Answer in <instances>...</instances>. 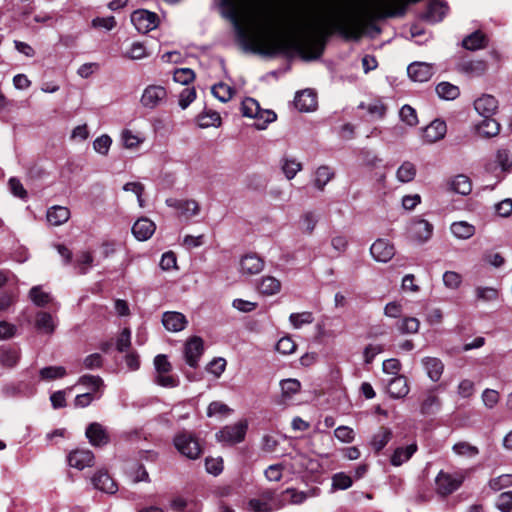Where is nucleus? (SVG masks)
<instances>
[{
    "label": "nucleus",
    "instance_id": "nucleus-45",
    "mask_svg": "<svg viewBox=\"0 0 512 512\" xmlns=\"http://www.w3.org/2000/svg\"><path fill=\"white\" fill-rule=\"evenodd\" d=\"M334 177V172L328 166H320L315 172L314 186L322 191L327 183Z\"/></svg>",
    "mask_w": 512,
    "mask_h": 512
},
{
    "label": "nucleus",
    "instance_id": "nucleus-42",
    "mask_svg": "<svg viewBox=\"0 0 512 512\" xmlns=\"http://www.w3.org/2000/svg\"><path fill=\"white\" fill-rule=\"evenodd\" d=\"M416 166L410 161H404L396 171V178L401 183H409L416 176Z\"/></svg>",
    "mask_w": 512,
    "mask_h": 512
},
{
    "label": "nucleus",
    "instance_id": "nucleus-49",
    "mask_svg": "<svg viewBox=\"0 0 512 512\" xmlns=\"http://www.w3.org/2000/svg\"><path fill=\"white\" fill-rule=\"evenodd\" d=\"M475 295L478 301L491 302L498 298L499 292L494 287L478 286L475 288Z\"/></svg>",
    "mask_w": 512,
    "mask_h": 512
},
{
    "label": "nucleus",
    "instance_id": "nucleus-29",
    "mask_svg": "<svg viewBox=\"0 0 512 512\" xmlns=\"http://www.w3.org/2000/svg\"><path fill=\"white\" fill-rule=\"evenodd\" d=\"M46 218L50 225L60 226L69 220L70 210L65 206L55 205L47 210Z\"/></svg>",
    "mask_w": 512,
    "mask_h": 512
},
{
    "label": "nucleus",
    "instance_id": "nucleus-13",
    "mask_svg": "<svg viewBox=\"0 0 512 512\" xmlns=\"http://www.w3.org/2000/svg\"><path fill=\"white\" fill-rule=\"evenodd\" d=\"M85 435L89 443L94 447H102L110 442V435L105 426L98 422L88 425Z\"/></svg>",
    "mask_w": 512,
    "mask_h": 512
},
{
    "label": "nucleus",
    "instance_id": "nucleus-34",
    "mask_svg": "<svg viewBox=\"0 0 512 512\" xmlns=\"http://www.w3.org/2000/svg\"><path fill=\"white\" fill-rule=\"evenodd\" d=\"M450 231L457 239L466 240L475 234L476 229L466 221H457L451 224Z\"/></svg>",
    "mask_w": 512,
    "mask_h": 512
},
{
    "label": "nucleus",
    "instance_id": "nucleus-43",
    "mask_svg": "<svg viewBox=\"0 0 512 512\" xmlns=\"http://www.w3.org/2000/svg\"><path fill=\"white\" fill-rule=\"evenodd\" d=\"M318 220L319 217L316 212L306 211L300 216L299 228L307 234H312L318 223Z\"/></svg>",
    "mask_w": 512,
    "mask_h": 512
},
{
    "label": "nucleus",
    "instance_id": "nucleus-5",
    "mask_svg": "<svg viewBox=\"0 0 512 512\" xmlns=\"http://www.w3.org/2000/svg\"><path fill=\"white\" fill-rule=\"evenodd\" d=\"M174 446L189 459H197L202 452L198 439L187 431L180 432L174 437Z\"/></svg>",
    "mask_w": 512,
    "mask_h": 512
},
{
    "label": "nucleus",
    "instance_id": "nucleus-16",
    "mask_svg": "<svg viewBox=\"0 0 512 512\" xmlns=\"http://www.w3.org/2000/svg\"><path fill=\"white\" fill-rule=\"evenodd\" d=\"M407 73L415 82H426L434 74V69L429 63L414 62L408 66Z\"/></svg>",
    "mask_w": 512,
    "mask_h": 512
},
{
    "label": "nucleus",
    "instance_id": "nucleus-8",
    "mask_svg": "<svg viewBox=\"0 0 512 512\" xmlns=\"http://www.w3.org/2000/svg\"><path fill=\"white\" fill-rule=\"evenodd\" d=\"M248 507L252 512H271L279 509L281 505L275 497L274 491L267 489L262 491L258 497L250 499Z\"/></svg>",
    "mask_w": 512,
    "mask_h": 512
},
{
    "label": "nucleus",
    "instance_id": "nucleus-56",
    "mask_svg": "<svg viewBox=\"0 0 512 512\" xmlns=\"http://www.w3.org/2000/svg\"><path fill=\"white\" fill-rule=\"evenodd\" d=\"M284 397L290 398L300 391L301 384L297 379H285L280 382Z\"/></svg>",
    "mask_w": 512,
    "mask_h": 512
},
{
    "label": "nucleus",
    "instance_id": "nucleus-24",
    "mask_svg": "<svg viewBox=\"0 0 512 512\" xmlns=\"http://www.w3.org/2000/svg\"><path fill=\"white\" fill-rule=\"evenodd\" d=\"M155 229L156 226L154 222L148 218L143 217L134 223L132 227V233L137 240L145 241L154 234Z\"/></svg>",
    "mask_w": 512,
    "mask_h": 512
},
{
    "label": "nucleus",
    "instance_id": "nucleus-35",
    "mask_svg": "<svg viewBox=\"0 0 512 512\" xmlns=\"http://www.w3.org/2000/svg\"><path fill=\"white\" fill-rule=\"evenodd\" d=\"M35 327L45 334H52L55 331L56 323L51 314L40 311L35 317Z\"/></svg>",
    "mask_w": 512,
    "mask_h": 512
},
{
    "label": "nucleus",
    "instance_id": "nucleus-32",
    "mask_svg": "<svg viewBox=\"0 0 512 512\" xmlns=\"http://www.w3.org/2000/svg\"><path fill=\"white\" fill-rule=\"evenodd\" d=\"M462 46L470 51L483 49L487 46V38L478 30L466 36L462 41Z\"/></svg>",
    "mask_w": 512,
    "mask_h": 512
},
{
    "label": "nucleus",
    "instance_id": "nucleus-27",
    "mask_svg": "<svg viewBox=\"0 0 512 512\" xmlns=\"http://www.w3.org/2000/svg\"><path fill=\"white\" fill-rule=\"evenodd\" d=\"M92 483L96 489L108 494H114L118 489L117 484L111 476L106 471L102 470L95 473L92 477Z\"/></svg>",
    "mask_w": 512,
    "mask_h": 512
},
{
    "label": "nucleus",
    "instance_id": "nucleus-25",
    "mask_svg": "<svg viewBox=\"0 0 512 512\" xmlns=\"http://www.w3.org/2000/svg\"><path fill=\"white\" fill-rule=\"evenodd\" d=\"M408 380L403 375H397L389 380L387 391L393 398L399 399L405 397L409 393Z\"/></svg>",
    "mask_w": 512,
    "mask_h": 512
},
{
    "label": "nucleus",
    "instance_id": "nucleus-9",
    "mask_svg": "<svg viewBox=\"0 0 512 512\" xmlns=\"http://www.w3.org/2000/svg\"><path fill=\"white\" fill-rule=\"evenodd\" d=\"M248 428L246 420H241L232 425L223 427L218 433L216 438L220 442L235 444L244 440Z\"/></svg>",
    "mask_w": 512,
    "mask_h": 512
},
{
    "label": "nucleus",
    "instance_id": "nucleus-6",
    "mask_svg": "<svg viewBox=\"0 0 512 512\" xmlns=\"http://www.w3.org/2000/svg\"><path fill=\"white\" fill-rule=\"evenodd\" d=\"M154 366L156 370V382L162 387L174 388L178 386V378L170 375L172 366L168 361L166 355L159 354L154 359Z\"/></svg>",
    "mask_w": 512,
    "mask_h": 512
},
{
    "label": "nucleus",
    "instance_id": "nucleus-38",
    "mask_svg": "<svg viewBox=\"0 0 512 512\" xmlns=\"http://www.w3.org/2000/svg\"><path fill=\"white\" fill-rule=\"evenodd\" d=\"M280 167L288 180H292L302 170V164L297 159L287 156L281 158Z\"/></svg>",
    "mask_w": 512,
    "mask_h": 512
},
{
    "label": "nucleus",
    "instance_id": "nucleus-30",
    "mask_svg": "<svg viewBox=\"0 0 512 512\" xmlns=\"http://www.w3.org/2000/svg\"><path fill=\"white\" fill-rule=\"evenodd\" d=\"M488 65L484 60L463 61L459 65V71L471 77H478L487 71Z\"/></svg>",
    "mask_w": 512,
    "mask_h": 512
},
{
    "label": "nucleus",
    "instance_id": "nucleus-51",
    "mask_svg": "<svg viewBox=\"0 0 512 512\" xmlns=\"http://www.w3.org/2000/svg\"><path fill=\"white\" fill-rule=\"evenodd\" d=\"M452 449L453 452L458 456L474 457L479 453V450L476 446H473L465 441L454 444Z\"/></svg>",
    "mask_w": 512,
    "mask_h": 512
},
{
    "label": "nucleus",
    "instance_id": "nucleus-31",
    "mask_svg": "<svg viewBox=\"0 0 512 512\" xmlns=\"http://www.w3.org/2000/svg\"><path fill=\"white\" fill-rule=\"evenodd\" d=\"M447 12V5L435 0L428 5L427 11L425 13V18L431 23H437L442 21Z\"/></svg>",
    "mask_w": 512,
    "mask_h": 512
},
{
    "label": "nucleus",
    "instance_id": "nucleus-53",
    "mask_svg": "<svg viewBox=\"0 0 512 512\" xmlns=\"http://www.w3.org/2000/svg\"><path fill=\"white\" fill-rule=\"evenodd\" d=\"M289 321L295 329H299L305 324H311L314 321V317L313 314L308 311L292 313L289 316Z\"/></svg>",
    "mask_w": 512,
    "mask_h": 512
},
{
    "label": "nucleus",
    "instance_id": "nucleus-33",
    "mask_svg": "<svg viewBox=\"0 0 512 512\" xmlns=\"http://www.w3.org/2000/svg\"><path fill=\"white\" fill-rule=\"evenodd\" d=\"M200 128L219 127L222 123L220 114L214 110H204L196 118Z\"/></svg>",
    "mask_w": 512,
    "mask_h": 512
},
{
    "label": "nucleus",
    "instance_id": "nucleus-17",
    "mask_svg": "<svg viewBox=\"0 0 512 512\" xmlns=\"http://www.w3.org/2000/svg\"><path fill=\"white\" fill-rule=\"evenodd\" d=\"M94 454L88 449H77L68 455V463L71 467L83 470L93 464Z\"/></svg>",
    "mask_w": 512,
    "mask_h": 512
},
{
    "label": "nucleus",
    "instance_id": "nucleus-14",
    "mask_svg": "<svg viewBox=\"0 0 512 512\" xmlns=\"http://www.w3.org/2000/svg\"><path fill=\"white\" fill-rule=\"evenodd\" d=\"M166 205L179 211V215L187 219L196 216L200 207L195 200H183L176 198L166 199Z\"/></svg>",
    "mask_w": 512,
    "mask_h": 512
},
{
    "label": "nucleus",
    "instance_id": "nucleus-10",
    "mask_svg": "<svg viewBox=\"0 0 512 512\" xmlns=\"http://www.w3.org/2000/svg\"><path fill=\"white\" fill-rule=\"evenodd\" d=\"M131 22L140 33H147L158 25V16L148 10H136L131 15Z\"/></svg>",
    "mask_w": 512,
    "mask_h": 512
},
{
    "label": "nucleus",
    "instance_id": "nucleus-36",
    "mask_svg": "<svg viewBox=\"0 0 512 512\" xmlns=\"http://www.w3.org/2000/svg\"><path fill=\"white\" fill-rule=\"evenodd\" d=\"M417 451V445L415 443L408 445L407 447H399L395 449L391 456V464L393 466H400L407 462L413 454Z\"/></svg>",
    "mask_w": 512,
    "mask_h": 512
},
{
    "label": "nucleus",
    "instance_id": "nucleus-50",
    "mask_svg": "<svg viewBox=\"0 0 512 512\" xmlns=\"http://www.w3.org/2000/svg\"><path fill=\"white\" fill-rule=\"evenodd\" d=\"M78 383L87 387L91 392H98L104 386L103 380L99 376L83 375L79 378Z\"/></svg>",
    "mask_w": 512,
    "mask_h": 512
},
{
    "label": "nucleus",
    "instance_id": "nucleus-28",
    "mask_svg": "<svg viewBox=\"0 0 512 512\" xmlns=\"http://www.w3.org/2000/svg\"><path fill=\"white\" fill-rule=\"evenodd\" d=\"M421 362L430 380L438 382L444 371L443 362L436 357H425Z\"/></svg>",
    "mask_w": 512,
    "mask_h": 512
},
{
    "label": "nucleus",
    "instance_id": "nucleus-59",
    "mask_svg": "<svg viewBox=\"0 0 512 512\" xmlns=\"http://www.w3.org/2000/svg\"><path fill=\"white\" fill-rule=\"evenodd\" d=\"M512 485V474H503L495 477L489 481V486L494 491H499L503 488Z\"/></svg>",
    "mask_w": 512,
    "mask_h": 512
},
{
    "label": "nucleus",
    "instance_id": "nucleus-7",
    "mask_svg": "<svg viewBox=\"0 0 512 512\" xmlns=\"http://www.w3.org/2000/svg\"><path fill=\"white\" fill-rule=\"evenodd\" d=\"M167 90L161 85H148L140 98V103L144 108L155 109L163 105L167 100Z\"/></svg>",
    "mask_w": 512,
    "mask_h": 512
},
{
    "label": "nucleus",
    "instance_id": "nucleus-1",
    "mask_svg": "<svg viewBox=\"0 0 512 512\" xmlns=\"http://www.w3.org/2000/svg\"><path fill=\"white\" fill-rule=\"evenodd\" d=\"M330 27L346 39L358 40L364 32V24L355 14H335L330 18L300 19L292 24V32L284 41L305 59H317L324 50L320 34H329Z\"/></svg>",
    "mask_w": 512,
    "mask_h": 512
},
{
    "label": "nucleus",
    "instance_id": "nucleus-60",
    "mask_svg": "<svg viewBox=\"0 0 512 512\" xmlns=\"http://www.w3.org/2000/svg\"><path fill=\"white\" fill-rule=\"evenodd\" d=\"M112 139L104 134L99 137H97L93 142V148L94 150L102 155H106L111 147Z\"/></svg>",
    "mask_w": 512,
    "mask_h": 512
},
{
    "label": "nucleus",
    "instance_id": "nucleus-37",
    "mask_svg": "<svg viewBox=\"0 0 512 512\" xmlns=\"http://www.w3.org/2000/svg\"><path fill=\"white\" fill-rule=\"evenodd\" d=\"M257 288L259 293L271 296L280 292L281 282L273 276H265L261 279Z\"/></svg>",
    "mask_w": 512,
    "mask_h": 512
},
{
    "label": "nucleus",
    "instance_id": "nucleus-15",
    "mask_svg": "<svg viewBox=\"0 0 512 512\" xmlns=\"http://www.w3.org/2000/svg\"><path fill=\"white\" fill-rule=\"evenodd\" d=\"M264 268V261L256 254H247L240 259L239 272L244 276L260 273Z\"/></svg>",
    "mask_w": 512,
    "mask_h": 512
},
{
    "label": "nucleus",
    "instance_id": "nucleus-52",
    "mask_svg": "<svg viewBox=\"0 0 512 512\" xmlns=\"http://www.w3.org/2000/svg\"><path fill=\"white\" fill-rule=\"evenodd\" d=\"M66 375V369L63 366H49L40 370V377L43 380H55Z\"/></svg>",
    "mask_w": 512,
    "mask_h": 512
},
{
    "label": "nucleus",
    "instance_id": "nucleus-4",
    "mask_svg": "<svg viewBox=\"0 0 512 512\" xmlns=\"http://www.w3.org/2000/svg\"><path fill=\"white\" fill-rule=\"evenodd\" d=\"M465 480L463 471L448 472L440 470L435 477V492L441 497H446L457 491Z\"/></svg>",
    "mask_w": 512,
    "mask_h": 512
},
{
    "label": "nucleus",
    "instance_id": "nucleus-20",
    "mask_svg": "<svg viewBox=\"0 0 512 512\" xmlns=\"http://www.w3.org/2000/svg\"><path fill=\"white\" fill-rule=\"evenodd\" d=\"M295 107L301 112H310L317 107L316 94L311 89L298 92L294 99Z\"/></svg>",
    "mask_w": 512,
    "mask_h": 512
},
{
    "label": "nucleus",
    "instance_id": "nucleus-57",
    "mask_svg": "<svg viewBox=\"0 0 512 512\" xmlns=\"http://www.w3.org/2000/svg\"><path fill=\"white\" fill-rule=\"evenodd\" d=\"M420 327V322L415 317H406L398 325V329L403 334L417 333Z\"/></svg>",
    "mask_w": 512,
    "mask_h": 512
},
{
    "label": "nucleus",
    "instance_id": "nucleus-62",
    "mask_svg": "<svg viewBox=\"0 0 512 512\" xmlns=\"http://www.w3.org/2000/svg\"><path fill=\"white\" fill-rule=\"evenodd\" d=\"M196 99L194 88L186 87L179 94V106L186 109Z\"/></svg>",
    "mask_w": 512,
    "mask_h": 512
},
{
    "label": "nucleus",
    "instance_id": "nucleus-19",
    "mask_svg": "<svg viewBox=\"0 0 512 512\" xmlns=\"http://www.w3.org/2000/svg\"><path fill=\"white\" fill-rule=\"evenodd\" d=\"M185 359L189 366L196 367L203 353V341L199 337H192L185 345Z\"/></svg>",
    "mask_w": 512,
    "mask_h": 512
},
{
    "label": "nucleus",
    "instance_id": "nucleus-41",
    "mask_svg": "<svg viewBox=\"0 0 512 512\" xmlns=\"http://www.w3.org/2000/svg\"><path fill=\"white\" fill-rule=\"evenodd\" d=\"M450 188L455 193L468 195L472 191V183L466 175H457L450 182Z\"/></svg>",
    "mask_w": 512,
    "mask_h": 512
},
{
    "label": "nucleus",
    "instance_id": "nucleus-58",
    "mask_svg": "<svg viewBox=\"0 0 512 512\" xmlns=\"http://www.w3.org/2000/svg\"><path fill=\"white\" fill-rule=\"evenodd\" d=\"M195 78V74L193 70L189 68H180L176 69L173 74V79L175 82H178L183 85H187L193 81Z\"/></svg>",
    "mask_w": 512,
    "mask_h": 512
},
{
    "label": "nucleus",
    "instance_id": "nucleus-39",
    "mask_svg": "<svg viewBox=\"0 0 512 512\" xmlns=\"http://www.w3.org/2000/svg\"><path fill=\"white\" fill-rule=\"evenodd\" d=\"M30 300L38 307H44L52 302L51 294L43 289L42 286H34L29 291Z\"/></svg>",
    "mask_w": 512,
    "mask_h": 512
},
{
    "label": "nucleus",
    "instance_id": "nucleus-61",
    "mask_svg": "<svg viewBox=\"0 0 512 512\" xmlns=\"http://www.w3.org/2000/svg\"><path fill=\"white\" fill-rule=\"evenodd\" d=\"M443 283L449 289H457L462 283V277L455 271H446L443 274Z\"/></svg>",
    "mask_w": 512,
    "mask_h": 512
},
{
    "label": "nucleus",
    "instance_id": "nucleus-46",
    "mask_svg": "<svg viewBox=\"0 0 512 512\" xmlns=\"http://www.w3.org/2000/svg\"><path fill=\"white\" fill-rule=\"evenodd\" d=\"M211 92L219 101L226 103L233 97L235 91L228 84L220 82L212 87Z\"/></svg>",
    "mask_w": 512,
    "mask_h": 512
},
{
    "label": "nucleus",
    "instance_id": "nucleus-23",
    "mask_svg": "<svg viewBox=\"0 0 512 512\" xmlns=\"http://www.w3.org/2000/svg\"><path fill=\"white\" fill-rule=\"evenodd\" d=\"M162 323L168 331L179 332L186 327L187 319L180 312L169 311L163 314Z\"/></svg>",
    "mask_w": 512,
    "mask_h": 512
},
{
    "label": "nucleus",
    "instance_id": "nucleus-63",
    "mask_svg": "<svg viewBox=\"0 0 512 512\" xmlns=\"http://www.w3.org/2000/svg\"><path fill=\"white\" fill-rule=\"evenodd\" d=\"M335 437L344 443H351L355 438L354 430L348 426H339L334 431Z\"/></svg>",
    "mask_w": 512,
    "mask_h": 512
},
{
    "label": "nucleus",
    "instance_id": "nucleus-26",
    "mask_svg": "<svg viewBox=\"0 0 512 512\" xmlns=\"http://www.w3.org/2000/svg\"><path fill=\"white\" fill-rule=\"evenodd\" d=\"M441 407V400L436 394V389H430L423 395L420 403V412L422 415H431L436 413Z\"/></svg>",
    "mask_w": 512,
    "mask_h": 512
},
{
    "label": "nucleus",
    "instance_id": "nucleus-11",
    "mask_svg": "<svg viewBox=\"0 0 512 512\" xmlns=\"http://www.w3.org/2000/svg\"><path fill=\"white\" fill-rule=\"evenodd\" d=\"M433 229V225L427 220L416 218L409 226V234L412 240L423 244L432 237Z\"/></svg>",
    "mask_w": 512,
    "mask_h": 512
},
{
    "label": "nucleus",
    "instance_id": "nucleus-47",
    "mask_svg": "<svg viewBox=\"0 0 512 512\" xmlns=\"http://www.w3.org/2000/svg\"><path fill=\"white\" fill-rule=\"evenodd\" d=\"M294 466L298 468V472L309 471L316 472L319 469L317 460L311 459L305 455H297L294 458Z\"/></svg>",
    "mask_w": 512,
    "mask_h": 512
},
{
    "label": "nucleus",
    "instance_id": "nucleus-64",
    "mask_svg": "<svg viewBox=\"0 0 512 512\" xmlns=\"http://www.w3.org/2000/svg\"><path fill=\"white\" fill-rule=\"evenodd\" d=\"M496 506L502 512L512 511V492L501 493L497 498Z\"/></svg>",
    "mask_w": 512,
    "mask_h": 512
},
{
    "label": "nucleus",
    "instance_id": "nucleus-55",
    "mask_svg": "<svg viewBox=\"0 0 512 512\" xmlns=\"http://www.w3.org/2000/svg\"><path fill=\"white\" fill-rule=\"evenodd\" d=\"M19 355L16 350L10 348H0V364L6 367H13L17 364Z\"/></svg>",
    "mask_w": 512,
    "mask_h": 512
},
{
    "label": "nucleus",
    "instance_id": "nucleus-22",
    "mask_svg": "<svg viewBox=\"0 0 512 512\" xmlns=\"http://www.w3.org/2000/svg\"><path fill=\"white\" fill-rule=\"evenodd\" d=\"M447 131L446 123L442 120L432 121L423 131V139L427 143H435L444 138Z\"/></svg>",
    "mask_w": 512,
    "mask_h": 512
},
{
    "label": "nucleus",
    "instance_id": "nucleus-3",
    "mask_svg": "<svg viewBox=\"0 0 512 512\" xmlns=\"http://www.w3.org/2000/svg\"><path fill=\"white\" fill-rule=\"evenodd\" d=\"M241 110L243 116L255 119L254 126L258 130L266 129L269 123L276 120L275 112L262 109L259 103L253 98H245L242 102Z\"/></svg>",
    "mask_w": 512,
    "mask_h": 512
},
{
    "label": "nucleus",
    "instance_id": "nucleus-21",
    "mask_svg": "<svg viewBox=\"0 0 512 512\" xmlns=\"http://www.w3.org/2000/svg\"><path fill=\"white\" fill-rule=\"evenodd\" d=\"M501 126L492 116L483 117L479 123L475 125L476 133L482 138H492L500 133Z\"/></svg>",
    "mask_w": 512,
    "mask_h": 512
},
{
    "label": "nucleus",
    "instance_id": "nucleus-12",
    "mask_svg": "<svg viewBox=\"0 0 512 512\" xmlns=\"http://www.w3.org/2000/svg\"><path fill=\"white\" fill-rule=\"evenodd\" d=\"M370 254L377 262L387 263L395 255V247L386 239H377L370 247Z\"/></svg>",
    "mask_w": 512,
    "mask_h": 512
},
{
    "label": "nucleus",
    "instance_id": "nucleus-18",
    "mask_svg": "<svg viewBox=\"0 0 512 512\" xmlns=\"http://www.w3.org/2000/svg\"><path fill=\"white\" fill-rule=\"evenodd\" d=\"M474 108L482 117L493 116L498 109V100L490 94H483L474 101Z\"/></svg>",
    "mask_w": 512,
    "mask_h": 512
},
{
    "label": "nucleus",
    "instance_id": "nucleus-54",
    "mask_svg": "<svg viewBox=\"0 0 512 512\" xmlns=\"http://www.w3.org/2000/svg\"><path fill=\"white\" fill-rule=\"evenodd\" d=\"M124 56L131 60H141L147 57L148 53L146 47L141 42H133Z\"/></svg>",
    "mask_w": 512,
    "mask_h": 512
},
{
    "label": "nucleus",
    "instance_id": "nucleus-44",
    "mask_svg": "<svg viewBox=\"0 0 512 512\" xmlns=\"http://www.w3.org/2000/svg\"><path fill=\"white\" fill-rule=\"evenodd\" d=\"M437 95L444 100H454L459 94V88L449 82H441L436 86Z\"/></svg>",
    "mask_w": 512,
    "mask_h": 512
},
{
    "label": "nucleus",
    "instance_id": "nucleus-40",
    "mask_svg": "<svg viewBox=\"0 0 512 512\" xmlns=\"http://www.w3.org/2000/svg\"><path fill=\"white\" fill-rule=\"evenodd\" d=\"M391 438V429L381 427L380 430L373 435L370 444L376 452H379L389 443Z\"/></svg>",
    "mask_w": 512,
    "mask_h": 512
},
{
    "label": "nucleus",
    "instance_id": "nucleus-48",
    "mask_svg": "<svg viewBox=\"0 0 512 512\" xmlns=\"http://www.w3.org/2000/svg\"><path fill=\"white\" fill-rule=\"evenodd\" d=\"M495 159L503 172H510L512 170V150L499 148Z\"/></svg>",
    "mask_w": 512,
    "mask_h": 512
},
{
    "label": "nucleus",
    "instance_id": "nucleus-2",
    "mask_svg": "<svg viewBox=\"0 0 512 512\" xmlns=\"http://www.w3.org/2000/svg\"><path fill=\"white\" fill-rule=\"evenodd\" d=\"M256 0H219L223 15L229 19L238 31L239 36L247 43L250 50L262 52L269 45V37L273 33L274 23L269 15L263 20H253L252 28L246 31L240 23L244 6L253 4Z\"/></svg>",
    "mask_w": 512,
    "mask_h": 512
}]
</instances>
